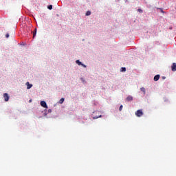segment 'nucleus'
Returning a JSON list of instances; mask_svg holds the SVG:
<instances>
[{"instance_id":"nucleus-1","label":"nucleus","mask_w":176,"mask_h":176,"mask_svg":"<svg viewBox=\"0 0 176 176\" xmlns=\"http://www.w3.org/2000/svg\"><path fill=\"white\" fill-rule=\"evenodd\" d=\"M135 115L138 118H141L144 115V112L142 111V109H139L135 112Z\"/></svg>"},{"instance_id":"nucleus-2","label":"nucleus","mask_w":176,"mask_h":176,"mask_svg":"<svg viewBox=\"0 0 176 176\" xmlns=\"http://www.w3.org/2000/svg\"><path fill=\"white\" fill-rule=\"evenodd\" d=\"M3 98H4V100L7 102V101H9V94H8V93H5L3 94Z\"/></svg>"},{"instance_id":"nucleus-3","label":"nucleus","mask_w":176,"mask_h":176,"mask_svg":"<svg viewBox=\"0 0 176 176\" xmlns=\"http://www.w3.org/2000/svg\"><path fill=\"white\" fill-rule=\"evenodd\" d=\"M41 107H43V108H47V104H46V102L43 100L41 102Z\"/></svg>"},{"instance_id":"nucleus-4","label":"nucleus","mask_w":176,"mask_h":176,"mask_svg":"<svg viewBox=\"0 0 176 176\" xmlns=\"http://www.w3.org/2000/svg\"><path fill=\"white\" fill-rule=\"evenodd\" d=\"M171 70L173 71V72H175V71H176V63H173V65L171 66Z\"/></svg>"},{"instance_id":"nucleus-5","label":"nucleus","mask_w":176,"mask_h":176,"mask_svg":"<svg viewBox=\"0 0 176 176\" xmlns=\"http://www.w3.org/2000/svg\"><path fill=\"white\" fill-rule=\"evenodd\" d=\"M159 79H160V75L157 74V75L154 76L155 82H157V80H159Z\"/></svg>"},{"instance_id":"nucleus-6","label":"nucleus","mask_w":176,"mask_h":176,"mask_svg":"<svg viewBox=\"0 0 176 176\" xmlns=\"http://www.w3.org/2000/svg\"><path fill=\"white\" fill-rule=\"evenodd\" d=\"M25 85H26V86H27V89H31V87H32V84H30L29 82H27L25 83Z\"/></svg>"},{"instance_id":"nucleus-7","label":"nucleus","mask_w":176,"mask_h":176,"mask_svg":"<svg viewBox=\"0 0 176 176\" xmlns=\"http://www.w3.org/2000/svg\"><path fill=\"white\" fill-rule=\"evenodd\" d=\"M126 101H133V96H128L126 98Z\"/></svg>"},{"instance_id":"nucleus-8","label":"nucleus","mask_w":176,"mask_h":176,"mask_svg":"<svg viewBox=\"0 0 176 176\" xmlns=\"http://www.w3.org/2000/svg\"><path fill=\"white\" fill-rule=\"evenodd\" d=\"M64 98H60L59 100V104H63V102H64Z\"/></svg>"},{"instance_id":"nucleus-9","label":"nucleus","mask_w":176,"mask_h":176,"mask_svg":"<svg viewBox=\"0 0 176 176\" xmlns=\"http://www.w3.org/2000/svg\"><path fill=\"white\" fill-rule=\"evenodd\" d=\"M76 63L78 64V65H82V62H80L79 60H76Z\"/></svg>"},{"instance_id":"nucleus-10","label":"nucleus","mask_w":176,"mask_h":176,"mask_svg":"<svg viewBox=\"0 0 176 176\" xmlns=\"http://www.w3.org/2000/svg\"><path fill=\"white\" fill-rule=\"evenodd\" d=\"M47 9H49L50 10H52V9H53V6H52V5H50V6L47 7Z\"/></svg>"},{"instance_id":"nucleus-11","label":"nucleus","mask_w":176,"mask_h":176,"mask_svg":"<svg viewBox=\"0 0 176 176\" xmlns=\"http://www.w3.org/2000/svg\"><path fill=\"white\" fill-rule=\"evenodd\" d=\"M85 14L86 16H90V14H91V12L87 11Z\"/></svg>"},{"instance_id":"nucleus-12","label":"nucleus","mask_w":176,"mask_h":176,"mask_svg":"<svg viewBox=\"0 0 176 176\" xmlns=\"http://www.w3.org/2000/svg\"><path fill=\"white\" fill-rule=\"evenodd\" d=\"M36 35V28H35L34 32L33 33V38H35Z\"/></svg>"},{"instance_id":"nucleus-13","label":"nucleus","mask_w":176,"mask_h":176,"mask_svg":"<svg viewBox=\"0 0 176 176\" xmlns=\"http://www.w3.org/2000/svg\"><path fill=\"white\" fill-rule=\"evenodd\" d=\"M121 72H126V67H122Z\"/></svg>"},{"instance_id":"nucleus-14","label":"nucleus","mask_w":176,"mask_h":176,"mask_svg":"<svg viewBox=\"0 0 176 176\" xmlns=\"http://www.w3.org/2000/svg\"><path fill=\"white\" fill-rule=\"evenodd\" d=\"M141 91H142L144 93V94H145V88L144 87H142L140 88Z\"/></svg>"},{"instance_id":"nucleus-15","label":"nucleus","mask_w":176,"mask_h":176,"mask_svg":"<svg viewBox=\"0 0 176 176\" xmlns=\"http://www.w3.org/2000/svg\"><path fill=\"white\" fill-rule=\"evenodd\" d=\"M123 109V105H121L119 108V111H122Z\"/></svg>"},{"instance_id":"nucleus-16","label":"nucleus","mask_w":176,"mask_h":176,"mask_svg":"<svg viewBox=\"0 0 176 176\" xmlns=\"http://www.w3.org/2000/svg\"><path fill=\"white\" fill-rule=\"evenodd\" d=\"M81 65H82V67H83L84 68H86V67H87L86 65H85V64L81 63Z\"/></svg>"},{"instance_id":"nucleus-17","label":"nucleus","mask_w":176,"mask_h":176,"mask_svg":"<svg viewBox=\"0 0 176 176\" xmlns=\"http://www.w3.org/2000/svg\"><path fill=\"white\" fill-rule=\"evenodd\" d=\"M157 9H159L160 10V12H162V13H164V12L163 11V9H162V8H157Z\"/></svg>"},{"instance_id":"nucleus-18","label":"nucleus","mask_w":176,"mask_h":176,"mask_svg":"<svg viewBox=\"0 0 176 176\" xmlns=\"http://www.w3.org/2000/svg\"><path fill=\"white\" fill-rule=\"evenodd\" d=\"M138 12H139L140 13H142V10L138 9Z\"/></svg>"},{"instance_id":"nucleus-19","label":"nucleus","mask_w":176,"mask_h":176,"mask_svg":"<svg viewBox=\"0 0 176 176\" xmlns=\"http://www.w3.org/2000/svg\"><path fill=\"white\" fill-rule=\"evenodd\" d=\"M6 38H9V33H7V34H6Z\"/></svg>"},{"instance_id":"nucleus-20","label":"nucleus","mask_w":176,"mask_h":176,"mask_svg":"<svg viewBox=\"0 0 176 176\" xmlns=\"http://www.w3.org/2000/svg\"><path fill=\"white\" fill-rule=\"evenodd\" d=\"M48 112L50 113H52V109H49L48 110Z\"/></svg>"},{"instance_id":"nucleus-21","label":"nucleus","mask_w":176,"mask_h":176,"mask_svg":"<svg viewBox=\"0 0 176 176\" xmlns=\"http://www.w3.org/2000/svg\"><path fill=\"white\" fill-rule=\"evenodd\" d=\"M29 102H32V100L30 99V100H29Z\"/></svg>"},{"instance_id":"nucleus-22","label":"nucleus","mask_w":176,"mask_h":176,"mask_svg":"<svg viewBox=\"0 0 176 176\" xmlns=\"http://www.w3.org/2000/svg\"><path fill=\"white\" fill-rule=\"evenodd\" d=\"M94 119H98V117H94Z\"/></svg>"},{"instance_id":"nucleus-23","label":"nucleus","mask_w":176,"mask_h":176,"mask_svg":"<svg viewBox=\"0 0 176 176\" xmlns=\"http://www.w3.org/2000/svg\"><path fill=\"white\" fill-rule=\"evenodd\" d=\"M162 79H166V76H162Z\"/></svg>"},{"instance_id":"nucleus-24","label":"nucleus","mask_w":176,"mask_h":176,"mask_svg":"<svg viewBox=\"0 0 176 176\" xmlns=\"http://www.w3.org/2000/svg\"><path fill=\"white\" fill-rule=\"evenodd\" d=\"M102 116H100L99 118H101Z\"/></svg>"}]
</instances>
